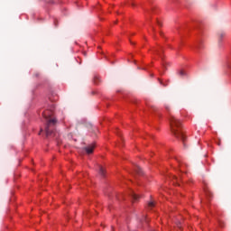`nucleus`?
<instances>
[{
  "label": "nucleus",
  "instance_id": "obj_15",
  "mask_svg": "<svg viewBox=\"0 0 231 231\" xmlns=\"http://www.w3.org/2000/svg\"><path fill=\"white\" fill-rule=\"evenodd\" d=\"M217 144H218V145H221V143H218Z\"/></svg>",
  "mask_w": 231,
  "mask_h": 231
},
{
  "label": "nucleus",
  "instance_id": "obj_4",
  "mask_svg": "<svg viewBox=\"0 0 231 231\" xmlns=\"http://www.w3.org/2000/svg\"><path fill=\"white\" fill-rule=\"evenodd\" d=\"M99 174L103 178L106 176V170H104V167H102V166L99 167Z\"/></svg>",
  "mask_w": 231,
  "mask_h": 231
},
{
  "label": "nucleus",
  "instance_id": "obj_3",
  "mask_svg": "<svg viewBox=\"0 0 231 231\" xmlns=\"http://www.w3.org/2000/svg\"><path fill=\"white\" fill-rule=\"evenodd\" d=\"M87 154H93V151L95 150V144H89L88 146L84 148Z\"/></svg>",
  "mask_w": 231,
  "mask_h": 231
},
{
  "label": "nucleus",
  "instance_id": "obj_10",
  "mask_svg": "<svg viewBox=\"0 0 231 231\" xmlns=\"http://www.w3.org/2000/svg\"><path fill=\"white\" fill-rule=\"evenodd\" d=\"M165 109H166V111H171V107L169 106V105H165Z\"/></svg>",
  "mask_w": 231,
  "mask_h": 231
},
{
  "label": "nucleus",
  "instance_id": "obj_1",
  "mask_svg": "<svg viewBox=\"0 0 231 231\" xmlns=\"http://www.w3.org/2000/svg\"><path fill=\"white\" fill-rule=\"evenodd\" d=\"M170 127L174 137L180 138L185 146L186 137L185 134H183V132H181V121L172 116H170Z\"/></svg>",
  "mask_w": 231,
  "mask_h": 231
},
{
  "label": "nucleus",
  "instance_id": "obj_14",
  "mask_svg": "<svg viewBox=\"0 0 231 231\" xmlns=\"http://www.w3.org/2000/svg\"><path fill=\"white\" fill-rule=\"evenodd\" d=\"M158 25H159V26H162V23H161L160 22H158Z\"/></svg>",
  "mask_w": 231,
  "mask_h": 231
},
{
  "label": "nucleus",
  "instance_id": "obj_6",
  "mask_svg": "<svg viewBox=\"0 0 231 231\" xmlns=\"http://www.w3.org/2000/svg\"><path fill=\"white\" fill-rule=\"evenodd\" d=\"M135 172H136V174H142V168H140V166H136L135 167Z\"/></svg>",
  "mask_w": 231,
  "mask_h": 231
},
{
  "label": "nucleus",
  "instance_id": "obj_9",
  "mask_svg": "<svg viewBox=\"0 0 231 231\" xmlns=\"http://www.w3.org/2000/svg\"><path fill=\"white\" fill-rule=\"evenodd\" d=\"M155 53L162 58V51H155Z\"/></svg>",
  "mask_w": 231,
  "mask_h": 231
},
{
  "label": "nucleus",
  "instance_id": "obj_8",
  "mask_svg": "<svg viewBox=\"0 0 231 231\" xmlns=\"http://www.w3.org/2000/svg\"><path fill=\"white\" fill-rule=\"evenodd\" d=\"M224 36H225V32H220V33L218 34L219 41H221Z\"/></svg>",
  "mask_w": 231,
  "mask_h": 231
},
{
  "label": "nucleus",
  "instance_id": "obj_7",
  "mask_svg": "<svg viewBox=\"0 0 231 231\" xmlns=\"http://www.w3.org/2000/svg\"><path fill=\"white\" fill-rule=\"evenodd\" d=\"M148 207H149V208H152L153 207H155L154 202H149Z\"/></svg>",
  "mask_w": 231,
  "mask_h": 231
},
{
  "label": "nucleus",
  "instance_id": "obj_2",
  "mask_svg": "<svg viewBox=\"0 0 231 231\" xmlns=\"http://www.w3.org/2000/svg\"><path fill=\"white\" fill-rule=\"evenodd\" d=\"M43 118L46 120L45 132L46 136H53V127L57 124V119L53 117L51 110H45L42 113Z\"/></svg>",
  "mask_w": 231,
  "mask_h": 231
},
{
  "label": "nucleus",
  "instance_id": "obj_13",
  "mask_svg": "<svg viewBox=\"0 0 231 231\" xmlns=\"http://www.w3.org/2000/svg\"><path fill=\"white\" fill-rule=\"evenodd\" d=\"M160 35H161L162 37H163V32H160Z\"/></svg>",
  "mask_w": 231,
  "mask_h": 231
},
{
  "label": "nucleus",
  "instance_id": "obj_11",
  "mask_svg": "<svg viewBox=\"0 0 231 231\" xmlns=\"http://www.w3.org/2000/svg\"><path fill=\"white\" fill-rule=\"evenodd\" d=\"M180 75L181 77H183V75H185V71L180 70Z\"/></svg>",
  "mask_w": 231,
  "mask_h": 231
},
{
  "label": "nucleus",
  "instance_id": "obj_12",
  "mask_svg": "<svg viewBox=\"0 0 231 231\" xmlns=\"http://www.w3.org/2000/svg\"><path fill=\"white\" fill-rule=\"evenodd\" d=\"M201 49V46H197V51L199 52V50Z\"/></svg>",
  "mask_w": 231,
  "mask_h": 231
},
{
  "label": "nucleus",
  "instance_id": "obj_5",
  "mask_svg": "<svg viewBox=\"0 0 231 231\" xmlns=\"http://www.w3.org/2000/svg\"><path fill=\"white\" fill-rule=\"evenodd\" d=\"M131 198L133 199V201H138V195L134 194V192H132Z\"/></svg>",
  "mask_w": 231,
  "mask_h": 231
}]
</instances>
